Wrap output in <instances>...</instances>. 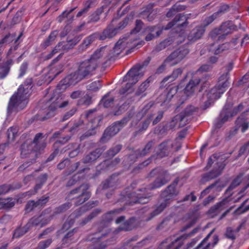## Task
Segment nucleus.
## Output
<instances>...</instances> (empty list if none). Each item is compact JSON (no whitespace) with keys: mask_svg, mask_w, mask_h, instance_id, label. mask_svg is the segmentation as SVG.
Masks as SVG:
<instances>
[{"mask_svg":"<svg viewBox=\"0 0 249 249\" xmlns=\"http://www.w3.org/2000/svg\"><path fill=\"white\" fill-rule=\"evenodd\" d=\"M197 218L196 217L194 218L188 224H186L185 226L182 227V228L180 230V231L181 232H184L186 231L187 229L191 228L194 225L196 224V223L197 221Z\"/></svg>","mask_w":249,"mask_h":249,"instance_id":"59","label":"nucleus"},{"mask_svg":"<svg viewBox=\"0 0 249 249\" xmlns=\"http://www.w3.org/2000/svg\"><path fill=\"white\" fill-rule=\"evenodd\" d=\"M81 80L76 71L71 73L59 82L55 89V92L58 93L61 90H65L69 86L75 84Z\"/></svg>","mask_w":249,"mask_h":249,"instance_id":"14","label":"nucleus"},{"mask_svg":"<svg viewBox=\"0 0 249 249\" xmlns=\"http://www.w3.org/2000/svg\"><path fill=\"white\" fill-rule=\"evenodd\" d=\"M169 204L170 203L164 199H162V201L159 200L157 204L153 206L154 210L149 214L145 221H150L154 217L160 214Z\"/></svg>","mask_w":249,"mask_h":249,"instance_id":"20","label":"nucleus"},{"mask_svg":"<svg viewBox=\"0 0 249 249\" xmlns=\"http://www.w3.org/2000/svg\"><path fill=\"white\" fill-rule=\"evenodd\" d=\"M51 218L44 219L42 214L38 216H35L30 219L25 226L22 229L17 228V238L22 236L28 231L29 229L33 227H36L40 224V227H43L47 224L51 220Z\"/></svg>","mask_w":249,"mask_h":249,"instance_id":"9","label":"nucleus"},{"mask_svg":"<svg viewBox=\"0 0 249 249\" xmlns=\"http://www.w3.org/2000/svg\"><path fill=\"white\" fill-rule=\"evenodd\" d=\"M78 228H74L71 230L69 231L64 236L62 239V243L63 244H71L74 241H73L72 236L74 233H76L78 231Z\"/></svg>","mask_w":249,"mask_h":249,"instance_id":"35","label":"nucleus"},{"mask_svg":"<svg viewBox=\"0 0 249 249\" xmlns=\"http://www.w3.org/2000/svg\"><path fill=\"white\" fill-rule=\"evenodd\" d=\"M235 44L236 41H232L231 43L227 42L219 46L215 50H213V52L214 53L217 54L222 53L225 50H228L230 48H233Z\"/></svg>","mask_w":249,"mask_h":249,"instance_id":"37","label":"nucleus"},{"mask_svg":"<svg viewBox=\"0 0 249 249\" xmlns=\"http://www.w3.org/2000/svg\"><path fill=\"white\" fill-rule=\"evenodd\" d=\"M61 71L62 70L57 71L55 68H51L49 72V80H52L55 77L58 75Z\"/></svg>","mask_w":249,"mask_h":249,"instance_id":"55","label":"nucleus"},{"mask_svg":"<svg viewBox=\"0 0 249 249\" xmlns=\"http://www.w3.org/2000/svg\"><path fill=\"white\" fill-rule=\"evenodd\" d=\"M123 125L122 122H117L106 129L101 141L103 142L109 139L111 137L116 134L121 129Z\"/></svg>","mask_w":249,"mask_h":249,"instance_id":"22","label":"nucleus"},{"mask_svg":"<svg viewBox=\"0 0 249 249\" xmlns=\"http://www.w3.org/2000/svg\"><path fill=\"white\" fill-rule=\"evenodd\" d=\"M107 242V241L106 240L100 244L93 243V246L89 247V249H105L108 246Z\"/></svg>","mask_w":249,"mask_h":249,"instance_id":"51","label":"nucleus"},{"mask_svg":"<svg viewBox=\"0 0 249 249\" xmlns=\"http://www.w3.org/2000/svg\"><path fill=\"white\" fill-rule=\"evenodd\" d=\"M102 212V210L99 208H97L94 210L88 216L83 219L80 223L79 225L83 226L91 221L93 218L96 217Z\"/></svg>","mask_w":249,"mask_h":249,"instance_id":"36","label":"nucleus"},{"mask_svg":"<svg viewBox=\"0 0 249 249\" xmlns=\"http://www.w3.org/2000/svg\"><path fill=\"white\" fill-rule=\"evenodd\" d=\"M195 110V108L193 106H190L186 108L184 115L183 114H180L176 115L172 120V123L174 126L181 127H183L186 124L187 119L186 116L191 114Z\"/></svg>","mask_w":249,"mask_h":249,"instance_id":"17","label":"nucleus"},{"mask_svg":"<svg viewBox=\"0 0 249 249\" xmlns=\"http://www.w3.org/2000/svg\"><path fill=\"white\" fill-rule=\"evenodd\" d=\"M49 199V196H42L36 201L30 200L26 204L25 210L27 213H29L36 208H41L47 203Z\"/></svg>","mask_w":249,"mask_h":249,"instance_id":"23","label":"nucleus"},{"mask_svg":"<svg viewBox=\"0 0 249 249\" xmlns=\"http://www.w3.org/2000/svg\"><path fill=\"white\" fill-rule=\"evenodd\" d=\"M182 73V70L181 69H178L175 70L172 75L165 77L163 80V82H166L167 81L169 80L170 82H172L175 80L179 75H180Z\"/></svg>","mask_w":249,"mask_h":249,"instance_id":"46","label":"nucleus"},{"mask_svg":"<svg viewBox=\"0 0 249 249\" xmlns=\"http://www.w3.org/2000/svg\"><path fill=\"white\" fill-rule=\"evenodd\" d=\"M54 230V228L53 227H49L47 229H46L45 230L43 231L42 233L39 234L38 236V239H42L44 238V236L48 234V233L51 232L52 231H53Z\"/></svg>","mask_w":249,"mask_h":249,"instance_id":"64","label":"nucleus"},{"mask_svg":"<svg viewBox=\"0 0 249 249\" xmlns=\"http://www.w3.org/2000/svg\"><path fill=\"white\" fill-rule=\"evenodd\" d=\"M143 73L139 66H135L131 69L124 77V81H128L125 88H123L120 90L121 94L125 93L129 94L132 92V89L131 87L132 85L136 83L138 80L142 76Z\"/></svg>","mask_w":249,"mask_h":249,"instance_id":"6","label":"nucleus"},{"mask_svg":"<svg viewBox=\"0 0 249 249\" xmlns=\"http://www.w3.org/2000/svg\"><path fill=\"white\" fill-rule=\"evenodd\" d=\"M216 183H213L207 187H206L204 190H203L200 194V199L203 198L204 196H205L207 194L209 193V190L212 188H213L215 185Z\"/></svg>","mask_w":249,"mask_h":249,"instance_id":"60","label":"nucleus"},{"mask_svg":"<svg viewBox=\"0 0 249 249\" xmlns=\"http://www.w3.org/2000/svg\"><path fill=\"white\" fill-rule=\"evenodd\" d=\"M241 183V177L238 176L235 178L231 182L228 188V190H231L239 185Z\"/></svg>","mask_w":249,"mask_h":249,"instance_id":"50","label":"nucleus"},{"mask_svg":"<svg viewBox=\"0 0 249 249\" xmlns=\"http://www.w3.org/2000/svg\"><path fill=\"white\" fill-rule=\"evenodd\" d=\"M155 180L149 185V188H139L136 191L127 195L130 198L129 204L134 205L136 203H147L150 197L153 196L150 192L151 190L160 188L166 184L171 179L169 172H157Z\"/></svg>","mask_w":249,"mask_h":249,"instance_id":"1","label":"nucleus"},{"mask_svg":"<svg viewBox=\"0 0 249 249\" xmlns=\"http://www.w3.org/2000/svg\"><path fill=\"white\" fill-rule=\"evenodd\" d=\"M14 36H12L9 34L6 35L0 41V48L2 47V45L4 43H10L14 40L13 38Z\"/></svg>","mask_w":249,"mask_h":249,"instance_id":"56","label":"nucleus"},{"mask_svg":"<svg viewBox=\"0 0 249 249\" xmlns=\"http://www.w3.org/2000/svg\"><path fill=\"white\" fill-rule=\"evenodd\" d=\"M71 206V203L70 202H67L55 208L54 213L55 214H59L62 213L70 209Z\"/></svg>","mask_w":249,"mask_h":249,"instance_id":"44","label":"nucleus"},{"mask_svg":"<svg viewBox=\"0 0 249 249\" xmlns=\"http://www.w3.org/2000/svg\"><path fill=\"white\" fill-rule=\"evenodd\" d=\"M102 152L103 150L102 149H97L94 151L90 153L89 154L87 155L84 158L83 161L76 163V167L75 169H79L80 170V171H85L86 169L89 170V168H83L84 164L89 163L94 161L100 157Z\"/></svg>","mask_w":249,"mask_h":249,"instance_id":"19","label":"nucleus"},{"mask_svg":"<svg viewBox=\"0 0 249 249\" xmlns=\"http://www.w3.org/2000/svg\"><path fill=\"white\" fill-rule=\"evenodd\" d=\"M121 146L119 145L116 146L115 147L110 149L107 153V157L111 158L114 156L117 153H118L121 150Z\"/></svg>","mask_w":249,"mask_h":249,"instance_id":"54","label":"nucleus"},{"mask_svg":"<svg viewBox=\"0 0 249 249\" xmlns=\"http://www.w3.org/2000/svg\"><path fill=\"white\" fill-rule=\"evenodd\" d=\"M119 173H115L102 183V189L106 190L109 188H116L118 186Z\"/></svg>","mask_w":249,"mask_h":249,"instance_id":"25","label":"nucleus"},{"mask_svg":"<svg viewBox=\"0 0 249 249\" xmlns=\"http://www.w3.org/2000/svg\"><path fill=\"white\" fill-rule=\"evenodd\" d=\"M12 63V60L9 59L0 64V79L4 78L7 75L10 70V66Z\"/></svg>","mask_w":249,"mask_h":249,"instance_id":"32","label":"nucleus"},{"mask_svg":"<svg viewBox=\"0 0 249 249\" xmlns=\"http://www.w3.org/2000/svg\"><path fill=\"white\" fill-rule=\"evenodd\" d=\"M224 159L217 154H213L208 159L207 168H209L213 167L216 170L215 171H220L223 170L226 165Z\"/></svg>","mask_w":249,"mask_h":249,"instance_id":"16","label":"nucleus"},{"mask_svg":"<svg viewBox=\"0 0 249 249\" xmlns=\"http://www.w3.org/2000/svg\"><path fill=\"white\" fill-rule=\"evenodd\" d=\"M84 172H76V173L73 175L71 178L68 180L66 184V186L71 187L77 182L83 181L84 178Z\"/></svg>","mask_w":249,"mask_h":249,"instance_id":"33","label":"nucleus"},{"mask_svg":"<svg viewBox=\"0 0 249 249\" xmlns=\"http://www.w3.org/2000/svg\"><path fill=\"white\" fill-rule=\"evenodd\" d=\"M179 86H178L177 88H171L169 90L165 91L160 96L159 98V101L162 102V104L168 103L177 93V90L179 89Z\"/></svg>","mask_w":249,"mask_h":249,"instance_id":"26","label":"nucleus"},{"mask_svg":"<svg viewBox=\"0 0 249 249\" xmlns=\"http://www.w3.org/2000/svg\"><path fill=\"white\" fill-rule=\"evenodd\" d=\"M200 230V228L199 227H196L194 228L191 232L184 234L181 236L176 238L174 241H172L170 244H169L166 248V249H171L173 248V249H179L180 247L182 246L183 243H179L178 245H176V244L178 241H179L182 238L186 239L187 237H191L197 233Z\"/></svg>","mask_w":249,"mask_h":249,"instance_id":"24","label":"nucleus"},{"mask_svg":"<svg viewBox=\"0 0 249 249\" xmlns=\"http://www.w3.org/2000/svg\"><path fill=\"white\" fill-rule=\"evenodd\" d=\"M57 35L58 32L57 31L52 32L47 39L44 42L43 45L44 47H47L51 45L52 43L54 41Z\"/></svg>","mask_w":249,"mask_h":249,"instance_id":"47","label":"nucleus"},{"mask_svg":"<svg viewBox=\"0 0 249 249\" xmlns=\"http://www.w3.org/2000/svg\"><path fill=\"white\" fill-rule=\"evenodd\" d=\"M183 16H181L180 14L177 15L173 22L169 23L167 26L164 28V30H168L171 28L177 21H179L181 18H183Z\"/></svg>","mask_w":249,"mask_h":249,"instance_id":"62","label":"nucleus"},{"mask_svg":"<svg viewBox=\"0 0 249 249\" xmlns=\"http://www.w3.org/2000/svg\"><path fill=\"white\" fill-rule=\"evenodd\" d=\"M48 178V175L47 174H44L41 175L37 178L38 183L36 184L34 188V194H36L37 191L40 189L43 186V185L46 181Z\"/></svg>","mask_w":249,"mask_h":249,"instance_id":"40","label":"nucleus"},{"mask_svg":"<svg viewBox=\"0 0 249 249\" xmlns=\"http://www.w3.org/2000/svg\"><path fill=\"white\" fill-rule=\"evenodd\" d=\"M7 142L0 144V155L2 154L4 149L8 143L13 142L16 137V127H10L7 131Z\"/></svg>","mask_w":249,"mask_h":249,"instance_id":"27","label":"nucleus"},{"mask_svg":"<svg viewBox=\"0 0 249 249\" xmlns=\"http://www.w3.org/2000/svg\"><path fill=\"white\" fill-rule=\"evenodd\" d=\"M16 108V92L10 99L7 107V116H10Z\"/></svg>","mask_w":249,"mask_h":249,"instance_id":"42","label":"nucleus"},{"mask_svg":"<svg viewBox=\"0 0 249 249\" xmlns=\"http://www.w3.org/2000/svg\"><path fill=\"white\" fill-rule=\"evenodd\" d=\"M153 146L152 142H149L145 146V148L142 149V150L140 152V151H137V153H138L140 156H143L145 155L150 149V148Z\"/></svg>","mask_w":249,"mask_h":249,"instance_id":"61","label":"nucleus"},{"mask_svg":"<svg viewBox=\"0 0 249 249\" xmlns=\"http://www.w3.org/2000/svg\"><path fill=\"white\" fill-rule=\"evenodd\" d=\"M64 96L58 94L54 95L49 101L50 105L48 109L47 117L49 118L54 114L55 111L58 108H62L68 105V101H64Z\"/></svg>","mask_w":249,"mask_h":249,"instance_id":"12","label":"nucleus"},{"mask_svg":"<svg viewBox=\"0 0 249 249\" xmlns=\"http://www.w3.org/2000/svg\"><path fill=\"white\" fill-rule=\"evenodd\" d=\"M97 37L96 35H92L87 37L84 41L83 46L87 47Z\"/></svg>","mask_w":249,"mask_h":249,"instance_id":"57","label":"nucleus"},{"mask_svg":"<svg viewBox=\"0 0 249 249\" xmlns=\"http://www.w3.org/2000/svg\"><path fill=\"white\" fill-rule=\"evenodd\" d=\"M178 182L179 178H177L171 184L161 192L160 198L170 203L171 200L179 194V191L177 189Z\"/></svg>","mask_w":249,"mask_h":249,"instance_id":"13","label":"nucleus"},{"mask_svg":"<svg viewBox=\"0 0 249 249\" xmlns=\"http://www.w3.org/2000/svg\"><path fill=\"white\" fill-rule=\"evenodd\" d=\"M98 201H90L88 202L85 205L79 208L78 209L75 210L72 213H71L67 218L66 221L63 224L62 227V230L66 231L71 228L75 222V218H77L82 214L83 213L86 211L91 209L92 208L98 205Z\"/></svg>","mask_w":249,"mask_h":249,"instance_id":"7","label":"nucleus"},{"mask_svg":"<svg viewBox=\"0 0 249 249\" xmlns=\"http://www.w3.org/2000/svg\"><path fill=\"white\" fill-rule=\"evenodd\" d=\"M89 187L88 184H82L70 191L68 195L69 197H70L71 195L80 194L78 196L72 198L74 201L75 206H78L82 204L90 197L91 194L88 191Z\"/></svg>","mask_w":249,"mask_h":249,"instance_id":"8","label":"nucleus"},{"mask_svg":"<svg viewBox=\"0 0 249 249\" xmlns=\"http://www.w3.org/2000/svg\"><path fill=\"white\" fill-rule=\"evenodd\" d=\"M28 100L26 97H19L18 93H17V111L23 109L27 105Z\"/></svg>","mask_w":249,"mask_h":249,"instance_id":"41","label":"nucleus"},{"mask_svg":"<svg viewBox=\"0 0 249 249\" xmlns=\"http://www.w3.org/2000/svg\"><path fill=\"white\" fill-rule=\"evenodd\" d=\"M113 100V97H108V95H106L103 98L101 102L104 107H108L112 104Z\"/></svg>","mask_w":249,"mask_h":249,"instance_id":"52","label":"nucleus"},{"mask_svg":"<svg viewBox=\"0 0 249 249\" xmlns=\"http://www.w3.org/2000/svg\"><path fill=\"white\" fill-rule=\"evenodd\" d=\"M101 87L100 82L98 80L92 82L88 86V89L90 90L96 91Z\"/></svg>","mask_w":249,"mask_h":249,"instance_id":"53","label":"nucleus"},{"mask_svg":"<svg viewBox=\"0 0 249 249\" xmlns=\"http://www.w3.org/2000/svg\"><path fill=\"white\" fill-rule=\"evenodd\" d=\"M96 69V64H92L90 61L87 60L80 63L79 68L76 72L82 79L90 74Z\"/></svg>","mask_w":249,"mask_h":249,"instance_id":"18","label":"nucleus"},{"mask_svg":"<svg viewBox=\"0 0 249 249\" xmlns=\"http://www.w3.org/2000/svg\"><path fill=\"white\" fill-rule=\"evenodd\" d=\"M188 53L187 49L180 48L170 54L166 59L165 63L170 65H174L182 60Z\"/></svg>","mask_w":249,"mask_h":249,"instance_id":"15","label":"nucleus"},{"mask_svg":"<svg viewBox=\"0 0 249 249\" xmlns=\"http://www.w3.org/2000/svg\"><path fill=\"white\" fill-rule=\"evenodd\" d=\"M227 203L226 199H223L222 201L216 203L213 206L211 207L208 210L209 214H214L218 210H222V207L226 205Z\"/></svg>","mask_w":249,"mask_h":249,"instance_id":"39","label":"nucleus"},{"mask_svg":"<svg viewBox=\"0 0 249 249\" xmlns=\"http://www.w3.org/2000/svg\"><path fill=\"white\" fill-rule=\"evenodd\" d=\"M144 32L146 34L145 39L147 41L151 40L161 34V31L157 26L148 27L145 28Z\"/></svg>","mask_w":249,"mask_h":249,"instance_id":"28","label":"nucleus"},{"mask_svg":"<svg viewBox=\"0 0 249 249\" xmlns=\"http://www.w3.org/2000/svg\"><path fill=\"white\" fill-rule=\"evenodd\" d=\"M249 122L244 115L239 117L236 121V126L238 129L240 128L242 132H245L249 127Z\"/></svg>","mask_w":249,"mask_h":249,"instance_id":"30","label":"nucleus"},{"mask_svg":"<svg viewBox=\"0 0 249 249\" xmlns=\"http://www.w3.org/2000/svg\"><path fill=\"white\" fill-rule=\"evenodd\" d=\"M174 41H173L172 38H169L168 39H166L159 44V45L157 46V49L158 50H161L163 49H164L166 47L172 44Z\"/></svg>","mask_w":249,"mask_h":249,"instance_id":"48","label":"nucleus"},{"mask_svg":"<svg viewBox=\"0 0 249 249\" xmlns=\"http://www.w3.org/2000/svg\"><path fill=\"white\" fill-rule=\"evenodd\" d=\"M123 208L114 209L107 212L101 217L100 221L97 223L98 231L88 235L85 238V241L91 242L92 243H100L103 237L106 236L108 233V224L113 219L114 217L123 211Z\"/></svg>","mask_w":249,"mask_h":249,"instance_id":"2","label":"nucleus"},{"mask_svg":"<svg viewBox=\"0 0 249 249\" xmlns=\"http://www.w3.org/2000/svg\"><path fill=\"white\" fill-rule=\"evenodd\" d=\"M248 153H249V142L241 147L239 155L240 156L247 155Z\"/></svg>","mask_w":249,"mask_h":249,"instance_id":"58","label":"nucleus"},{"mask_svg":"<svg viewBox=\"0 0 249 249\" xmlns=\"http://www.w3.org/2000/svg\"><path fill=\"white\" fill-rule=\"evenodd\" d=\"M151 81V77H150L148 78H147L146 80L143 82L139 87L137 91L136 92V94L138 96L141 95L142 97L145 96V94L143 93L149 87V84Z\"/></svg>","mask_w":249,"mask_h":249,"instance_id":"38","label":"nucleus"},{"mask_svg":"<svg viewBox=\"0 0 249 249\" xmlns=\"http://www.w3.org/2000/svg\"><path fill=\"white\" fill-rule=\"evenodd\" d=\"M172 146V143L170 141L160 144L158 147L157 155L153 156L151 160H157L165 156H167Z\"/></svg>","mask_w":249,"mask_h":249,"instance_id":"21","label":"nucleus"},{"mask_svg":"<svg viewBox=\"0 0 249 249\" xmlns=\"http://www.w3.org/2000/svg\"><path fill=\"white\" fill-rule=\"evenodd\" d=\"M142 23L141 21L137 20L136 22V27L131 33V35L139 32L142 28Z\"/></svg>","mask_w":249,"mask_h":249,"instance_id":"63","label":"nucleus"},{"mask_svg":"<svg viewBox=\"0 0 249 249\" xmlns=\"http://www.w3.org/2000/svg\"><path fill=\"white\" fill-rule=\"evenodd\" d=\"M221 172H207L202 178V182H207L221 175Z\"/></svg>","mask_w":249,"mask_h":249,"instance_id":"45","label":"nucleus"},{"mask_svg":"<svg viewBox=\"0 0 249 249\" xmlns=\"http://www.w3.org/2000/svg\"><path fill=\"white\" fill-rule=\"evenodd\" d=\"M212 67L208 64H204L201 66L200 68L195 72L194 74L193 78H195V75H197L203 72H207L209 71ZM200 82L199 79H194L190 81L189 83L187 84L184 89V94L187 97L191 96L197 89V86Z\"/></svg>","mask_w":249,"mask_h":249,"instance_id":"10","label":"nucleus"},{"mask_svg":"<svg viewBox=\"0 0 249 249\" xmlns=\"http://www.w3.org/2000/svg\"><path fill=\"white\" fill-rule=\"evenodd\" d=\"M235 29V27L231 22L224 23L219 28L213 30L210 34L213 40H222L225 36L231 33Z\"/></svg>","mask_w":249,"mask_h":249,"instance_id":"11","label":"nucleus"},{"mask_svg":"<svg viewBox=\"0 0 249 249\" xmlns=\"http://www.w3.org/2000/svg\"><path fill=\"white\" fill-rule=\"evenodd\" d=\"M204 30V27L202 26L195 28L188 36V40L191 41H195L200 38L203 34Z\"/></svg>","mask_w":249,"mask_h":249,"instance_id":"29","label":"nucleus"},{"mask_svg":"<svg viewBox=\"0 0 249 249\" xmlns=\"http://www.w3.org/2000/svg\"><path fill=\"white\" fill-rule=\"evenodd\" d=\"M135 221V217H130L127 220L124 221L122 226L119 227L118 229H117L116 231L117 232H119L121 231H131L133 229Z\"/></svg>","mask_w":249,"mask_h":249,"instance_id":"31","label":"nucleus"},{"mask_svg":"<svg viewBox=\"0 0 249 249\" xmlns=\"http://www.w3.org/2000/svg\"><path fill=\"white\" fill-rule=\"evenodd\" d=\"M76 167V163L73 165H71L70 160L68 159L64 160L57 165L58 169L63 170L67 169L70 170V171L77 170V169H75Z\"/></svg>","mask_w":249,"mask_h":249,"instance_id":"34","label":"nucleus"},{"mask_svg":"<svg viewBox=\"0 0 249 249\" xmlns=\"http://www.w3.org/2000/svg\"><path fill=\"white\" fill-rule=\"evenodd\" d=\"M52 243V239L51 238L40 241L38 243L36 249H46L50 246Z\"/></svg>","mask_w":249,"mask_h":249,"instance_id":"49","label":"nucleus"},{"mask_svg":"<svg viewBox=\"0 0 249 249\" xmlns=\"http://www.w3.org/2000/svg\"><path fill=\"white\" fill-rule=\"evenodd\" d=\"M46 146L45 138L42 133L37 134L32 142L27 141L21 146V155L23 158H28L31 160V163L35 160L38 153H40Z\"/></svg>","mask_w":249,"mask_h":249,"instance_id":"4","label":"nucleus"},{"mask_svg":"<svg viewBox=\"0 0 249 249\" xmlns=\"http://www.w3.org/2000/svg\"><path fill=\"white\" fill-rule=\"evenodd\" d=\"M128 41L126 38L120 39L113 48V54L109 53V48L107 46L102 47L97 49L88 59L92 64H96V68L101 64L110 59L112 57L119 54L127 46Z\"/></svg>","mask_w":249,"mask_h":249,"instance_id":"3","label":"nucleus"},{"mask_svg":"<svg viewBox=\"0 0 249 249\" xmlns=\"http://www.w3.org/2000/svg\"><path fill=\"white\" fill-rule=\"evenodd\" d=\"M229 75L226 72L220 76L218 83L215 87L211 89L207 94V101L206 103V107H208L213 102L220 98L221 94L226 91L228 86Z\"/></svg>","mask_w":249,"mask_h":249,"instance_id":"5","label":"nucleus"},{"mask_svg":"<svg viewBox=\"0 0 249 249\" xmlns=\"http://www.w3.org/2000/svg\"><path fill=\"white\" fill-rule=\"evenodd\" d=\"M15 205V200L12 198H0V206L4 208H10Z\"/></svg>","mask_w":249,"mask_h":249,"instance_id":"43","label":"nucleus"}]
</instances>
